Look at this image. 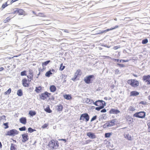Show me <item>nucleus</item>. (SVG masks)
Wrapping results in <instances>:
<instances>
[{"label":"nucleus","instance_id":"50","mask_svg":"<svg viewBox=\"0 0 150 150\" xmlns=\"http://www.w3.org/2000/svg\"><path fill=\"white\" fill-rule=\"evenodd\" d=\"M105 116H101L99 117V120H102L103 119H104Z\"/></svg>","mask_w":150,"mask_h":150},{"label":"nucleus","instance_id":"48","mask_svg":"<svg viewBox=\"0 0 150 150\" xmlns=\"http://www.w3.org/2000/svg\"><path fill=\"white\" fill-rule=\"evenodd\" d=\"M97 116L96 115L94 116H93L91 119V121H93L95 120L97 118Z\"/></svg>","mask_w":150,"mask_h":150},{"label":"nucleus","instance_id":"1","mask_svg":"<svg viewBox=\"0 0 150 150\" xmlns=\"http://www.w3.org/2000/svg\"><path fill=\"white\" fill-rule=\"evenodd\" d=\"M95 79V77L93 75H90L86 76L84 79L85 82L87 84H90L92 82L93 80Z\"/></svg>","mask_w":150,"mask_h":150},{"label":"nucleus","instance_id":"8","mask_svg":"<svg viewBox=\"0 0 150 150\" xmlns=\"http://www.w3.org/2000/svg\"><path fill=\"white\" fill-rule=\"evenodd\" d=\"M81 74V72L80 69H78L77 70L75 73L74 78L72 79V80L74 81L76 79L77 77L80 76Z\"/></svg>","mask_w":150,"mask_h":150},{"label":"nucleus","instance_id":"22","mask_svg":"<svg viewBox=\"0 0 150 150\" xmlns=\"http://www.w3.org/2000/svg\"><path fill=\"white\" fill-rule=\"evenodd\" d=\"M42 89V87L41 86L36 87L35 91L36 93H39Z\"/></svg>","mask_w":150,"mask_h":150},{"label":"nucleus","instance_id":"32","mask_svg":"<svg viewBox=\"0 0 150 150\" xmlns=\"http://www.w3.org/2000/svg\"><path fill=\"white\" fill-rule=\"evenodd\" d=\"M36 130L31 128V127H29L28 129V131L30 133H32V132L36 131Z\"/></svg>","mask_w":150,"mask_h":150},{"label":"nucleus","instance_id":"23","mask_svg":"<svg viewBox=\"0 0 150 150\" xmlns=\"http://www.w3.org/2000/svg\"><path fill=\"white\" fill-rule=\"evenodd\" d=\"M86 102L88 104H91L93 102V100L91 99L88 98H86Z\"/></svg>","mask_w":150,"mask_h":150},{"label":"nucleus","instance_id":"5","mask_svg":"<svg viewBox=\"0 0 150 150\" xmlns=\"http://www.w3.org/2000/svg\"><path fill=\"white\" fill-rule=\"evenodd\" d=\"M50 93L47 92H45L44 93H42L40 96V98L43 100H45L47 98L49 97Z\"/></svg>","mask_w":150,"mask_h":150},{"label":"nucleus","instance_id":"4","mask_svg":"<svg viewBox=\"0 0 150 150\" xmlns=\"http://www.w3.org/2000/svg\"><path fill=\"white\" fill-rule=\"evenodd\" d=\"M146 116V113L144 112H136L133 115V116L141 118H144Z\"/></svg>","mask_w":150,"mask_h":150},{"label":"nucleus","instance_id":"29","mask_svg":"<svg viewBox=\"0 0 150 150\" xmlns=\"http://www.w3.org/2000/svg\"><path fill=\"white\" fill-rule=\"evenodd\" d=\"M24 11L21 9H19L18 10V13L19 15H22L23 14Z\"/></svg>","mask_w":150,"mask_h":150},{"label":"nucleus","instance_id":"60","mask_svg":"<svg viewBox=\"0 0 150 150\" xmlns=\"http://www.w3.org/2000/svg\"><path fill=\"white\" fill-rule=\"evenodd\" d=\"M50 71H51V72L53 73V74L55 72V70L54 69H52V70H50Z\"/></svg>","mask_w":150,"mask_h":150},{"label":"nucleus","instance_id":"40","mask_svg":"<svg viewBox=\"0 0 150 150\" xmlns=\"http://www.w3.org/2000/svg\"><path fill=\"white\" fill-rule=\"evenodd\" d=\"M11 88H9L8 90L5 92V94H9L11 93Z\"/></svg>","mask_w":150,"mask_h":150},{"label":"nucleus","instance_id":"7","mask_svg":"<svg viewBox=\"0 0 150 150\" xmlns=\"http://www.w3.org/2000/svg\"><path fill=\"white\" fill-rule=\"evenodd\" d=\"M85 119L86 122L88 121L89 119V117L87 113H85L81 115L80 120H84Z\"/></svg>","mask_w":150,"mask_h":150},{"label":"nucleus","instance_id":"30","mask_svg":"<svg viewBox=\"0 0 150 150\" xmlns=\"http://www.w3.org/2000/svg\"><path fill=\"white\" fill-rule=\"evenodd\" d=\"M64 98L67 100H70L71 99V98L70 95H66L64 96Z\"/></svg>","mask_w":150,"mask_h":150},{"label":"nucleus","instance_id":"44","mask_svg":"<svg viewBox=\"0 0 150 150\" xmlns=\"http://www.w3.org/2000/svg\"><path fill=\"white\" fill-rule=\"evenodd\" d=\"M103 127L104 128H107L109 127V125L108 123V122L104 124L103 125Z\"/></svg>","mask_w":150,"mask_h":150},{"label":"nucleus","instance_id":"27","mask_svg":"<svg viewBox=\"0 0 150 150\" xmlns=\"http://www.w3.org/2000/svg\"><path fill=\"white\" fill-rule=\"evenodd\" d=\"M29 114L31 116L35 115L36 114V112L34 111L31 110L29 112Z\"/></svg>","mask_w":150,"mask_h":150},{"label":"nucleus","instance_id":"2","mask_svg":"<svg viewBox=\"0 0 150 150\" xmlns=\"http://www.w3.org/2000/svg\"><path fill=\"white\" fill-rule=\"evenodd\" d=\"M127 83L132 86L134 87H137L139 84L138 81L135 79L129 80L127 81Z\"/></svg>","mask_w":150,"mask_h":150},{"label":"nucleus","instance_id":"53","mask_svg":"<svg viewBox=\"0 0 150 150\" xmlns=\"http://www.w3.org/2000/svg\"><path fill=\"white\" fill-rule=\"evenodd\" d=\"M117 64L120 67H124V65L123 64H121L118 63Z\"/></svg>","mask_w":150,"mask_h":150},{"label":"nucleus","instance_id":"28","mask_svg":"<svg viewBox=\"0 0 150 150\" xmlns=\"http://www.w3.org/2000/svg\"><path fill=\"white\" fill-rule=\"evenodd\" d=\"M16 145L13 144V143H11V147H10V150H15L16 149V147H15Z\"/></svg>","mask_w":150,"mask_h":150},{"label":"nucleus","instance_id":"15","mask_svg":"<svg viewBox=\"0 0 150 150\" xmlns=\"http://www.w3.org/2000/svg\"><path fill=\"white\" fill-rule=\"evenodd\" d=\"M87 135L90 138L93 139L96 138L94 134L91 132H88L87 133Z\"/></svg>","mask_w":150,"mask_h":150},{"label":"nucleus","instance_id":"19","mask_svg":"<svg viewBox=\"0 0 150 150\" xmlns=\"http://www.w3.org/2000/svg\"><path fill=\"white\" fill-rule=\"evenodd\" d=\"M56 108L57 110L59 111H62L63 108V106L61 105H57Z\"/></svg>","mask_w":150,"mask_h":150},{"label":"nucleus","instance_id":"61","mask_svg":"<svg viewBox=\"0 0 150 150\" xmlns=\"http://www.w3.org/2000/svg\"><path fill=\"white\" fill-rule=\"evenodd\" d=\"M133 119L132 118H130L129 120V121L130 122V123H132L133 122Z\"/></svg>","mask_w":150,"mask_h":150},{"label":"nucleus","instance_id":"10","mask_svg":"<svg viewBox=\"0 0 150 150\" xmlns=\"http://www.w3.org/2000/svg\"><path fill=\"white\" fill-rule=\"evenodd\" d=\"M143 80L147 82V84H150V76L148 75L143 76Z\"/></svg>","mask_w":150,"mask_h":150},{"label":"nucleus","instance_id":"64","mask_svg":"<svg viewBox=\"0 0 150 150\" xmlns=\"http://www.w3.org/2000/svg\"><path fill=\"white\" fill-rule=\"evenodd\" d=\"M119 72V71L118 69H116L115 70V72L117 73L118 72Z\"/></svg>","mask_w":150,"mask_h":150},{"label":"nucleus","instance_id":"43","mask_svg":"<svg viewBox=\"0 0 150 150\" xmlns=\"http://www.w3.org/2000/svg\"><path fill=\"white\" fill-rule=\"evenodd\" d=\"M135 110V109L132 106H130L129 108V110L130 111H134Z\"/></svg>","mask_w":150,"mask_h":150},{"label":"nucleus","instance_id":"11","mask_svg":"<svg viewBox=\"0 0 150 150\" xmlns=\"http://www.w3.org/2000/svg\"><path fill=\"white\" fill-rule=\"evenodd\" d=\"M22 83L23 86L25 87H28L29 86V83H28L27 80L25 78L22 80Z\"/></svg>","mask_w":150,"mask_h":150},{"label":"nucleus","instance_id":"20","mask_svg":"<svg viewBox=\"0 0 150 150\" xmlns=\"http://www.w3.org/2000/svg\"><path fill=\"white\" fill-rule=\"evenodd\" d=\"M50 89L51 92H54L56 89V87L54 85H52L50 86Z\"/></svg>","mask_w":150,"mask_h":150},{"label":"nucleus","instance_id":"62","mask_svg":"<svg viewBox=\"0 0 150 150\" xmlns=\"http://www.w3.org/2000/svg\"><path fill=\"white\" fill-rule=\"evenodd\" d=\"M122 62H128V60H122Z\"/></svg>","mask_w":150,"mask_h":150},{"label":"nucleus","instance_id":"52","mask_svg":"<svg viewBox=\"0 0 150 150\" xmlns=\"http://www.w3.org/2000/svg\"><path fill=\"white\" fill-rule=\"evenodd\" d=\"M93 103L94 105H95L96 106H98V100L96 101L95 102H94L93 101Z\"/></svg>","mask_w":150,"mask_h":150},{"label":"nucleus","instance_id":"37","mask_svg":"<svg viewBox=\"0 0 150 150\" xmlns=\"http://www.w3.org/2000/svg\"><path fill=\"white\" fill-rule=\"evenodd\" d=\"M26 71H24L21 73V76H26Z\"/></svg>","mask_w":150,"mask_h":150},{"label":"nucleus","instance_id":"51","mask_svg":"<svg viewBox=\"0 0 150 150\" xmlns=\"http://www.w3.org/2000/svg\"><path fill=\"white\" fill-rule=\"evenodd\" d=\"M29 75L33 76V72L32 70H31L30 69L29 70Z\"/></svg>","mask_w":150,"mask_h":150},{"label":"nucleus","instance_id":"42","mask_svg":"<svg viewBox=\"0 0 150 150\" xmlns=\"http://www.w3.org/2000/svg\"><path fill=\"white\" fill-rule=\"evenodd\" d=\"M7 3V2H6L3 4L2 6V7L3 8V9L4 8H5L6 6H8Z\"/></svg>","mask_w":150,"mask_h":150},{"label":"nucleus","instance_id":"59","mask_svg":"<svg viewBox=\"0 0 150 150\" xmlns=\"http://www.w3.org/2000/svg\"><path fill=\"white\" fill-rule=\"evenodd\" d=\"M59 140L63 141H64V142H66V140L65 139H59Z\"/></svg>","mask_w":150,"mask_h":150},{"label":"nucleus","instance_id":"3","mask_svg":"<svg viewBox=\"0 0 150 150\" xmlns=\"http://www.w3.org/2000/svg\"><path fill=\"white\" fill-rule=\"evenodd\" d=\"M49 146L53 149H56L58 147V145L57 142H55L54 140L51 141L48 144Z\"/></svg>","mask_w":150,"mask_h":150},{"label":"nucleus","instance_id":"56","mask_svg":"<svg viewBox=\"0 0 150 150\" xmlns=\"http://www.w3.org/2000/svg\"><path fill=\"white\" fill-rule=\"evenodd\" d=\"M106 112V110L105 109H103L100 111L101 112Z\"/></svg>","mask_w":150,"mask_h":150},{"label":"nucleus","instance_id":"17","mask_svg":"<svg viewBox=\"0 0 150 150\" xmlns=\"http://www.w3.org/2000/svg\"><path fill=\"white\" fill-rule=\"evenodd\" d=\"M20 122L23 124H25L26 122V119L25 117H22L20 119Z\"/></svg>","mask_w":150,"mask_h":150},{"label":"nucleus","instance_id":"9","mask_svg":"<svg viewBox=\"0 0 150 150\" xmlns=\"http://www.w3.org/2000/svg\"><path fill=\"white\" fill-rule=\"evenodd\" d=\"M118 26L117 25H116L115 26V27L113 28H112L110 29H108L105 30H99V32L97 33V34H100V33H105L110 30H114L116 28H118Z\"/></svg>","mask_w":150,"mask_h":150},{"label":"nucleus","instance_id":"45","mask_svg":"<svg viewBox=\"0 0 150 150\" xmlns=\"http://www.w3.org/2000/svg\"><path fill=\"white\" fill-rule=\"evenodd\" d=\"M10 19H11L9 17H7L5 20H4V23H6V22L9 21Z\"/></svg>","mask_w":150,"mask_h":150},{"label":"nucleus","instance_id":"58","mask_svg":"<svg viewBox=\"0 0 150 150\" xmlns=\"http://www.w3.org/2000/svg\"><path fill=\"white\" fill-rule=\"evenodd\" d=\"M115 61H116L117 62L119 63L121 62L122 61V60H120L118 59H115Z\"/></svg>","mask_w":150,"mask_h":150},{"label":"nucleus","instance_id":"16","mask_svg":"<svg viewBox=\"0 0 150 150\" xmlns=\"http://www.w3.org/2000/svg\"><path fill=\"white\" fill-rule=\"evenodd\" d=\"M115 120H112L108 122V123L109 125V127L113 126L115 125Z\"/></svg>","mask_w":150,"mask_h":150},{"label":"nucleus","instance_id":"36","mask_svg":"<svg viewBox=\"0 0 150 150\" xmlns=\"http://www.w3.org/2000/svg\"><path fill=\"white\" fill-rule=\"evenodd\" d=\"M148 42V40L147 39H144L142 40V43L143 44H145Z\"/></svg>","mask_w":150,"mask_h":150},{"label":"nucleus","instance_id":"12","mask_svg":"<svg viewBox=\"0 0 150 150\" xmlns=\"http://www.w3.org/2000/svg\"><path fill=\"white\" fill-rule=\"evenodd\" d=\"M98 106L100 107V106H103L104 108L105 106L106 103L105 101L102 100H98Z\"/></svg>","mask_w":150,"mask_h":150},{"label":"nucleus","instance_id":"18","mask_svg":"<svg viewBox=\"0 0 150 150\" xmlns=\"http://www.w3.org/2000/svg\"><path fill=\"white\" fill-rule=\"evenodd\" d=\"M139 93L137 91H131L130 92V96H136L139 95Z\"/></svg>","mask_w":150,"mask_h":150},{"label":"nucleus","instance_id":"49","mask_svg":"<svg viewBox=\"0 0 150 150\" xmlns=\"http://www.w3.org/2000/svg\"><path fill=\"white\" fill-rule=\"evenodd\" d=\"M140 103L143 104V105H146V104L147 103L145 101H141V102H140Z\"/></svg>","mask_w":150,"mask_h":150},{"label":"nucleus","instance_id":"33","mask_svg":"<svg viewBox=\"0 0 150 150\" xmlns=\"http://www.w3.org/2000/svg\"><path fill=\"white\" fill-rule=\"evenodd\" d=\"M45 110L48 113H51L52 112V110L50 109L49 107H47L45 109Z\"/></svg>","mask_w":150,"mask_h":150},{"label":"nucleus","instance_id":"34","mask_svg":"<svg viewBox=\"0 0 150 150\" xmlns=\"http://www.w3.org/2000/svg\"><path fill=\"white\" fill-rule=\"evenodd\" d=\"M147 123V125L148 127V132H150V120H148Z\"/></svg>","mask_w":150,"mask_h":150},{"label":"nucleus","instance_id":"39","mask_svg":"<svg viewBox=\"0 0 150 150\" xmlns=\"http://www.w3.org/2000/svg\"><path fill=\"white\" fill-rule=\"evenodd\" d=\"M19 129L20 131H24L26 130V127L25 126H23L19 128Z\"/></svg>","mask_w":150,"mask_h":150},{"label":"nucleus","instance_id":"6","mask_svg":"<svg viewBox=\"0 0 150 150\" xmlns=\"http://www.w3.org/2000/svg\"><path fill=\"white\" fill-rule=\"evenodd\" d=\"M18 133V131L14 129H13L8 131L6 135L9 136H14L15 134H17Z\"/></svg>","mask_w":150,"mask_h":150},{"label":"nucleus","instance_id":"46","mask_svg":"<svg viewBox=\"0 0 150 150\" xmlns=\"http://www.w3.org/2000/svg\"><path fill=\"white\" fill-rule=\"evenodd\" d=\"M27 77L29 79L28 80L29 81H31V79L33 78V76L29 75V76H27Z\"/></svg>","mask_w":150,"mask_h":150},{"label":"nucleus","instance_id":"63","mask_svg":"<svg viewBox=\"0 0 150 150\" xmlns=\"http://www.w3.org/2000/svg\"><path fill=\"white\" fill-rule=\"evenodd\" d=\"M4 69V68L3 67H1L0 68V71H2Z\"/></svg>","mask_w":150,"mask_h":150},{"label":"nucleus","instance_id":"54","mask_svg":"<svg viewBox=\"0 0 150 150\" xmlns=\"http://www.w3.org/2000/svg\"><path fill=\"white\" fill-rule=\"evenodd\" d=\"M47 126V124H45L44 125H43L42 126V128H45Z\"/></svg>","mask_w":150,"mask_h":150},{"label":"nucleus","instance_id":"13","mask_svg":"<svg viewBox=\"0 0 150 150\" xmlns=\"http://www.w3.org/2000/svg\"><path fill=\"white\" fill-rule=\"evenodd\" d=\"M22 136L23 139L22 141L23 142H25L28 139V137L27 134H23L22 135Z\"/></svg>","mask_w":150,"mask_h":150},{"label":"nucleus","instance_id":"41","mask_svg":"<svg viewBox=\"0 0 150 150\" xmlns=\"http://www.w3.org/2000/svg\"><path fill=\"white\" fill-rule=\"evenodd\" d=\"M111 134L110 133H107L105 134V137H110Z\"/></svg>","mask_w":150,"mask_h":150},{"label":"nucleus","instance_id":"14","mask_svg":"<svg viewBox=\"0 0 150 150\" xmlns=\"http://www.w3.org/2000/svg\"><path fill=\"white\" fill-rule=\"evenodd\" d=\"M120 112V111L117 110L115 109H111L110 110L109 113L110 114H118Z\"/></svg>","mask_w":150,"mask_h":150},{"label":"nucleus","instance_id":"26","mask_svg":"<svg viewBox=\"0 0 150 150\" xmlns=\"http://www.w3.org/2000/svg\"><path fill=\"white\" fill-rule=\"evenodd\" d=\"M17 94L19 96H21L23 95V92L21 89H19L17 91Z\"/></svg>","mask_w":150,"mask_h":150},{"label":"nucleus","instance_id":"25","mask_svg":"<svg viewBox=\"0 0 150 150\" xmlns=\"http://www.w3.org/2000/svg\"><path fill=\"white\" fill-rule=\"evenodd\" d=\"M52 74H53V73L51 72V71L50 70L46 73L45 75L47 77H49L50 76V75Z\"/></svg>","mask_w":150,"mask_h":150},{"label":"nucleus","instance_id":"21","mask_svg":"<svg viewBox=\"0 0 150 150\" xmlns=\"http://www.w3.org/2000/svg\"><path fill=\"white\" fill-rule=\"evenodd\" d=\"M125 138L129 140H131L132 139V138L131 136L129 134H126L125 135Z\"/></svg>","mask_w":150,"mask_h":150},{"label":"nucleus","instance_id":"47","mask_svg":"<svg viewBox=\"0 0 150 150\" xmlns=\"http://www.w3.org/2000/svg\"><path fill=\"white\" fill-rule=\"evenodd\" d=\"M8 122L4 123L3 125L5 126V127H4L5 129H7L8 127Z\"/></svg>","mask_w":150,"mask_h":150},{"label":"nucleus","instance_id":"38","mask_svg":"<svg viewBox=\"0 0 150 150\" xmlns=\"http://www.w3.org/2000/svg\"><path fill=\"white\" fill-rule=\"evenodd\" d=\"M104 108V106H100L99 107H96L95 108V109L97 111H99L100 109H102Z\"/></svg>","mask_w":150,"mask_h":150},{"label":"nucleus","instance_id":"31","mask_svg":"<svg viewBox=\"0 0 150 150\" xmlns=\"http://www.w3.org/2000/svg\"><path fill=\"white\" fill-rule=\"evenodd\" d=\"M50 62V60H47L42 63V65L43 67L44 66H46Z\"/></svg>","mask_w":150,"mask_h":150},{"label":"nucleus","instance_id":"57","mask_svg":"<svg viewBox=\"0 0 150 150\" xmlns=\"http://www.w3.org/2000/svg\"><path fill=\"white\" fill-rule=\"evenodd\" d=\"M62 31H63L64 32L67 33H69V31H68V30H67V29H62Z\"/></svg>","mask_w":150,"mask_h":150},{"label":"nucleus","instance_id":"24","mask_svg":"<svg viewBox=\"0 0 150 150\" xmlns=\"http://www.w3.org/2000/svg\"><path fill=\"white\" fill-rule=\"evenodd\" d=\"M6 120V117L5 115L0 116V121L4 122Z\"/></svg>","mask_w":150,"mask_h":150},{"label":"nucleus","instance_id":"55","mask_svg":"<svg viewBox=\"0 0 150 150\" xmlns=\"http://www.w3.org/2000/svg\"><path fill=\"white\" fill-rule=\"evenodd\" d=\"M120 48V47H118V46H115L113 47V49L114 50H117Z\"/></svg>","mask_w":150,"mask_h":150},{"label":"nucleus","instance_id":"35","mask_svg":"<svg viewBox=\"0 0 150 150\" xmlns=\"http://www.w3.org/2000/svg\"><path fill=\"white\" fill-rule=\"evenodd\" d=\"M65 67V66L63 65V64H61L60 66L59 70H60L61 71H62L64 69Z\"/></svg>","mask_w":150,"mask_h":150}]
</instances>
